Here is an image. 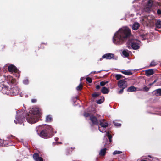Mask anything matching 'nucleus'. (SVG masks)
<instances>
[{
  "label": "nucleus",
  "instance_id": "nucleus-1",
  "mask_svg": "<svg viewBox=\"0 0 161 161\" xmlns=\"http://www.w3.org/2000/svg\"><path fill=\"white\" fill-rule=\"evenodd\" d=\"M131 31L128 27H123L115 33L113 37V42L115 44H120L124 40L129 37Z\"/></svg>",
  "mask_w": 161,
  "mask_h": 161
},
{
  "label": "nucleus",
  "instance_id": "nucleus-2",
  "mask_svg": "<svg viewBox=\"0 0 161 161\" xmlns=\"http://www.w3.org/2000/svg\"><path fill=\"white\" fill-rule=\"evenodd\" d=\"M40 114L38 108H33L30 111L29 114L27 118L28 122L30 124L36 122L38 120Z\"/></svg>",
  "mask_w": 161,
  "mask_h": 161
},
{
  "label": "nucleus",
  "instance_id": "nucleus-3",
  "mask_svg": "<svg viewBox=\"0 0 161 161\" xmlns=\"http://www.w3.org/2000/svg\"><path fill=\"white\" fill-rule=\"evenodd\" d=\"M4 77L7 83L11 87L10 89L11 92H12V95H18L19 92V89L16 86L12 87V86H14L16 84L15 79L10 75L4 76Z\"/></svg>",
  "mask_w": 161,
  "mask_h": 161
},
{
  "label": "nucleus",
  "instance_id": "nucleus-4",
  "mask_svg": "<svg viewBox=\"0 0 161 161\" xmlns=\"http://www.w3.org/2000/svg\"><path fill=\"white\" fill-rule=\"evenodd\" d=\"M140 42L137 40H129L127 42L128 44V48H130V45H131L132 48L134 50H136L139 48Z\"/></svg>",
  "mask_w": 161,
  "mask_h": 161
},
{
  "label": "nucleus",
  "instance_id": "nucleus-5",
  "mask_svg": "<svg viewBox=\"0 0 161 161\" xmlns=\"http://www.w3.org/2000/svg\"><path fill=\"white\" fill-rule=\"evenodd\" d=\"M8 70L10 72H14L15 73V75L18 78L20 76L19 71L14 65H11L9 66L8 67Z\"/></svg>",
  "mask_w": 161,
  "mask_h": 161
},
{
  "label": "nucleus",
  "instance_id": "nucleus-6",
  "mask_svg": "<svg viewBox=\"0 0 161 161\" xmlns=\"http://www.w3.org/2000/svg\"><path fill=\"white\" fill-rule=\"evenodd\" d=\"M0 91L3 94L7 95H12L10 90L8 89L6 86L3 84H1L0 85Z\"/></svg>",
  "mask_w": 161,
  "mask_h": 161
},
{
  "label": "nucleus",
  "instance_id": "nucleus-7",
  "mask_svg": "<svg viewBox=\"0 0 161 161\" xmlns=\"http://www.w3.org/2000/svg\"><path fill=\"white\" fill-rule=\"evenodd\" d=\"M118 85L119 88L125 89L127 86L126 81L124 80H121L118 81Z\"/></svg>",
  "mask_w": 161,
  "mask_h": 161
},
{
  "label": "nucleus",
  "instance_id": "nucleus-8",
  "mask_svg": "<svg viewBox=\"0 0 161 161\" xmlns=\"http://www.w3.org/2000/svg\"><path fill=\"white\" fill-rule=\"evenodd\" d=\"M24 119V118L21 116H20L18 114H17L16 117V120H14V121L16 124L18 123L21 124Z\"/></svg>",
  "mask_w": 161,
  "mask_h": 161
},
{
  "label": "nucleus",
  "instance_id": "nucleus-9",
  "mask_svg": "<svg viewBox=\"0 0 161 161\" xmlns=\"http://www.w3.org/2000/svg\"><path fill=\"white\" fill-rule=\"evenodd\" d=\"M114 57V54L112 53H107L103 56L102 58L100 59V60L101 61L103 58L110 59Z\"/></svg>",
  "mask_w": 161,
  "mask_h": 161
},
{
  "label": "nucleus",
  "instance_id": "nucleus-10",
  "mask_svg": "<svg viewBox=\"0 0 161 161\" xmlns=\"http://www.w3.org/2000/svg\"><path fill=\"white\" fill-rule=\"evenodd\" d=\"M90 120L93 125H97L98 124V120L94 116L92 115L90 116Z\"/></svg>",
  "mask_w": 161,
  "mask_h": 161
},
{
  "label": "nucleus",
  "instance_id": "nucleus-11",
  "mask_svg": "<svg viewBox=\"0 0 161 161\" xmlns=\"http://www.w3.org/2000/svg\"><path fill=\"white\" fill-rule=\"evenodd\" d=\"M155 70L153 69H151L145 71L146 75L147 76H149L154 73Z\"/></svg>",
  "mask_w": 161,
  "mask_h": 161
},
{
  "label": "nucleus",
  "instance_id": "nucleus-12",
  "mask_svg": "<svg viewBox=\"0 0 161 161\" xmlns=\"http://www.w3.org/2000/svg\"><path fill=\"white\" fill-rule=\"evenodd\" d=\"M100 125L102 127L106 128L108 125V123L104 120H101L100 121Z\"/></svg>",
  "mask_w": 161,
  "mask_h": 161
},
{
  "label": "nucleus",
  "instance_id": "nucleus-13",
  "mask_svg": "<svg viewBox=\"0 0 161 161\" xmlns=\"http://www.w3.org/2000/svg\"><path fill=\"white\" fill-rule=\"evenodd\" d=\"M107 136L108 137V138L109 139V142H111L112 141V136H111L109 132L108 131L106 132V134L104 136V138L103 139V142H105L106 141H107L108 142V141L107 140V138H105V136Z\"/></svg>",
  "mask_w": 161,
  "mask_h": 161
},
{
  "label": "nucleus",
  "instance_id": "nucleus-14",
  "mask_svg": "<svg viewBox=\"0 0 161 161\" xmlns=\"http://www.w3.org/2000/svg\"><path fill=\"white\" fill-rule=\"evenodd\" d=\"M33 158L35 161H43L42 158L39 157L38 154L37 153H35L33 154Z\"/></svg>",
  "mask_w": 161,
  "mask_h": 161
},
{
  "label": "nucleus",
  "instance_id": "nucleus-15",
  "mask_svg": "<svg viewBox=\"0 0 161 161\" xmlns=\"http://www.w3.org/2000/svg\"><path fill=\"white\" fill-rule=\"evenodd\" d=\"M147 6L146 7L145 10L148 11L150 10V8L152 5V1L151 0H149L147 3Z\"/></svg>",
  "mask_w": 161,
  "mask_h": 161
},
{
  "label": "nucleus",
  "instance_id": "nucleus-16",
  "mask_svg": "<svg viewBox=\"0 0 161 161\" xmlns=\"http://www.w3.org/2000/svg\"><path fill=\"white\" fill-rule=\"evenodd\" d=\"M153 93L157 96H161V89H158L154 91Z\"/></svg>",
  "mask_w": 161,
  "mask_h": 161
},
{
  "label": "nucleus",
  "instance_id": "nucleus-17",
  "mask_svg": "<svg viewBox=\"0 0 161 161\" xmlns=\"http://www.w3.org/2000/svg\"><path fill=\"white\" fill-rule=\"evenodd\" d=\"M109 90L108 88H106L105 87H102L101 90V92L104 94H107L108 93Z\"/></svg>",
  "mask_w": 161,
  "mask_h": 161
},
{
  "label": "nucleus",
  "instance_id": "nucleus-18",
  "mask_svg": "<svg viewBox=\"0 0 161 161\" xmlns=\"http://www.w3.org/2000/svg\"><path fill=\"white\" fill-rule=\"evenodd\" d=\"M40 137L45 138L48 137V136L47 133L45 130H42L40 133Z\"/></svg>",
  "mask_w": 161,
  "mask_h": 161
},
{
  "label": "nucleus",
  "instance_id": "nucleus-19",
  "mask_svg": "<svg viewBox=\"0 0 161 161\" xmlns=\"http://www.w3.org/2000/svg\"><path fill=\"white\" fill-rule=\"evenodd\" d=\"M139 24L138 22H135L133 25L132 28L134 30H137L139 28Z\"/></svg>",
  "mask_w": 161,
  "mask_h": 161
},
{
  "label": "nucleus",
  "instance_id": "nucleus-20",
  "mask_svg": "<svg viewBox=\"0 0 161 161\" xmlns=\"http://www.w3.org/2000/svg\"><path fill=\"white\" fill-rule=\"evenodd\" d=\"M121 72L123 74L126 75H130L132 74V72L129 70H122Z\"/></svg>",
  "mask_w": 161,
  "mask_h": 161
},
{
  "label": "nucleus",
  "instance_id": "nucleus-21",
  "mask_svg": "<svg viewBox=\"0 0 161 161\" xmlns=\"http://www.w3.org/2000/svg\"><path fill=\"white\" fill-rule=\"evenodd\" d=\"M136 90V88L134 86H131L128 88L127 89V91L128 92H131L135 91Z\"/></svg>",
  "mask_w": 161,
  "mask_h": 161
},
{
  "label": "nucleus",
  "instance_id": "nucleus-22",
  "mask_svg": "<svg viewBox=\"0 0 161 161\" xmlns=\"http://www.w3.org/2000/svg\"><path fill=\"white\" fill-rule=\"evenodd\" d=\"M106 151V149L104 148L101 149L99 153V155L101 156H104L105 155Z\"/></svg>",
  "mask_w": 161,
  "mask_h": 161
},
{
  "label": "nucleus",
  "instance_id": "nucleus-23",
  "mask_svg": "<svg viewBox=\"0 0 161 161\" xmlns=\"http://www.w3.org/2000/svg\"><path fill=\"white\" fill-rule=\"evenodd\" d=\"M156 27L158 28H161V21L159 20H158L156 23Z\"/></svg>",
  "mask_w": 161,
  "mask_h": 161
},
{
  "label": "nucleus",
  "instance_id": "nucleus-24",
  "mask_svg": "<svg viewBox=\"0 0 161 161\" xmlns=\"http://www.w3.org/2000/svg\"><path fill=\"white\" fill-rule=\"evenodd\" d=\"M46 128L47 130H49L48 131V133L53 132V130L52 128L49 125H46Z\"/></svg>",
  "mask_w": 161,
  "mask_h": 161
},
{
  "label": "nucleus",
  "instance_id": "nucleus-25",
  "mask_svg": "<svg viewBox=\"0 0 161 161\" xmlns=\"http://www.w3.org/2000/svg\"><path fill=\"white\" fill-rule=\"evenodd\" d=\"M122 53L123 55L125 57H128L129 55L127 50H124L122 52Z\"/></svg>",
  "mask_w": 161,
  "mask_h": 161
},
{
  "label": "nucleus",
  "instance_id": "nucleus-26",
  "mask_svg": "<svg viewBox=\"0 0 161 161\" xmlns=\"http://www.w3.org/2000/svg\"><path fill=\"white\" fill-rule=\"evenodd\" d=\"M104 98L103 97H101V99L98 100L97 103L98 104H101L104 101Z\"/></svg>",
  "mask_w": 161,
  "mask_h": 161
},
{
  "label": "nucleus",
  "instance_id": "nucleus-27",
  "mask_svg": "<svg viewBox=\"0 0 161 161\" xmlns=\"http://www.w3.org/2000/svg\"><path fill=\"white\" fill-rule=\"evenodd\" d=\"M52 119V118L51 116L48 115L47 116L46 118V121L47 122H50Z\"/></svg>",
  "mask_w": 161,
  "mask_h": 161
},
{
  "label": "nucleus",
  "instance_id": "nucleus-28",
  "mask_svg": "<svg viewBox=\"0 0 161 161\" xmlns=\"http://www.w3.org/2000/svg\"><path fill=\"white\" fill-rule=\"evenodd\" d=\"M108 83V81H103L100 82V85L102 86H104L106 84Z\"/></svg>",
  "mask_w": 161,
  "mask_h": 161
},
{
  "label": "nucleus",
  "instance_id": "nucleus-29",
  "mask_svg": "<svg viewBox=\"0 0 161 161\" xmlns=\"http://www.w3.org/2000/svg\"><path fill=\"white\" fill-rule=\"evenodd\" d=\"M82 87V85L81 83H80L79 85L76 88V89L77 91L80 90Z\"/></svg>",
  "mask_w": 161,
  "mask_h": 161
},
{
  "label": "nucleus",
  "instance_id": "nucleus-30",
  "mask_svg": "<svg viewBox=\"0 0 161 161\" xmlns=\"http://www.w3.org/2000/svg\"><path fill=\"white\" fill-rule=\"evenodd\" d=\"M122 76L121 75L117 74L115 75V77L117 80H119L122 77Z\"/></svg>",
  "mask_w": 161,
  "mask_h": 161
},
{
  "label": "nucleus",
  "instance_id": "nucleus-31",
  "mask_svg": "<svg viewBox=\"0 0 161 161\" xmlns=\"http://www.w3.org/2000/svg\"><path fill=\"white\" fill-rule=\"evenodd\" d=\"M122 152L120 151H115L113 153L114 155H115L117 154H119L121 153Z\"/></svg>",
  "mask_w": 161,
  "mask_h": 161
},
{
  "label": "nucleus",
  "instance_id": "nucleus-32",
  "mask_svg": "<svg viewBox=\"0 0 161 161\" xmlns=\"http://www.w3.org/2000/svg\"><path fill=\"white\" fill-rule=\"evenodd\" d=\"M113 123L114 125L116 126H120L121 125V124H120L118 123L116 121H113Z\"/></svg>",
  "mask_w": 161,
  "mask_h": 161
},
{
  "label": "nucleus",
  "instance_id": "nucleus-33",
  "mask_svg": "<svg viewBox=\"0 0 161 161\" xmlns=\"http://www.w3.org/2000/svg\"><path fill=\"white\" fill-rule=\"evenodd\" d=\"M100 95V93H94L92 94V96L93 97H97L99 96Z\"/></svg>",
  "mask_w": 161,
  "mask_h": 161
},
{
  "label": "nucleus",
  "instance_id": "nucleus-34",
  "mask_svg": "<svg viewBox=\"0 0 161 161\" xmlns=\"http://www.w3.org/2000/svg\"><path fill=\"white\" fill-rule=\"evenodd\" d=\"M156 64L157 63L153 61L151 63L150 66H155L156 65Z\"/></svg>",
  "mask_w": 161,
  "mask_h": 161
},
{
  "label": "nucleus",
  "instance_id": "nucleus-35",
  "mask_svg": "<svg viewBox=\"0 0 161 161\" xmlns=\"http://www.w3.org/2000/svg\"><path fill=\"white\" fill-rule=\"evenodd\" d=\"M86 81L89 83H91L92 81V80L90 78L87 77L86 78Z\"/></svg>",
  "mask_w": 161,
  "mask_h": 161
},
{
  "label": "nucleus",
  "instance_id": "nucleus-36",
  "mask_svg": "<svg viewBox=\"0 0 161 161\" xmlns=\"http://www.w3.org/2000/svg\"><path fill=\"white\" fill-rule=\"evenodd\" d=\"M149 88H148L147 86H145L143 88V90L147 92L149 90Z\"/></svg>",
  "mask_w": 161,
  "mask_h": 161
},
{
  "label": "nucleus",
  "instance_id": "nucleus-37",
  "mask_svg": "<svg viewBox=\"0 0 161 161\" xmlns=\"http://www.w3.org/2000/svg\"><path fill=\"white\" fill-rule=\"evenodd\" d=\"M23 82L24 84H27L28 83V80L27 79H25L23 80Z\"/></svg>",
  "mask_w": 161,
  "mask_h": 161
},
{
  "label": "nucleus",
  "instance_id": "nucleus-38",
  "mask_svg": "<svg viewBox=\"0 0 161 161\" xmlns=\"http://www.w3.org/2000/svg\"><path fill=\"white\" fill-rule=\"evenodd\" d=\"M98 129H99V130L100 131V132H102V133H103V132H106V131H103V130H102L101 128L99 126L98 127Z\"/></svg>",
  "mask_w": 161,
  "mask_h": 161
},
{
  "label": "nucleus",
  "instance_id": "nucleus-39",
  "mask_svg": "<svg viewBox=\"0 0 161 161\" xmlns=\"http://www.w3.org/2000/svg\"><path fill=\"white\" fill-rule=\"evenodd\" d=\"M122 88V89L118 92V93L119 94L122 93L123 92V90L124 89H123V88Z\"/></svg>",
  "mask_w": 161,
  "mask_h": 161
},
{
  "label": "nucleus",
  "instance_id": "nucleus-40",
  "mask_svg": "<svg viewBox=\"0 0 161 161\" xmlns=\"http://www.w3.org/2000/svg\"><path fill=\"white\" fill-rule=\"evenodd\" d=\"M89 114L88 113H85L84 114V115L85 117H87L89 116Z\"/></svg>",
  "mask_w": 161,
  "mask_h": 161
},
{
  "label": "nucleus",
  "instance_id": "nucleus-41",
  "mask_svg": "<svg viewBox=\"0 0 161 161\" xmlns=\"http://www.w3.org/2000/svg\"><path fill=\"white\" fill-rule=\"evenodd\" d=\"M157 12L158 15H160L161 14V10L160 9H158L157 11Z\"/></svg>",
  "mask_w": 161,
  "mask_h": 161
},
{
  "label": "nucleus",
  "instance_id": "nucleus-42",
  "mask_svg": "<svg viewBox=\"0 0 161 161\" xmlns=\"http://www.w3.org/2000/svg\"><path fill=\"white\" fill-rule=\"evenodd\" d=\"M61 142H53V144L54 145H55L56 144H61Z\"/></svg>",
  "mask_w": 161,
  "mask_h": 161
},
{
  "label": "nucleus",
  "instance_id": "nucleus-43",
  "mask_svg": "<svg viewBox=\"0 0 161 161\" xmlns=\"http://www.w3.org/2000/svg\"><path fill=\"white\" fill-rule=\"evenodd\" d=\"M100 86L99 85H97L96 86V88L97 89H99L100 88Z\"/></svg>",
  "mask_w": 161,
  "mask_h": 161
},
{
  "label": "nucleus",
  "instance_id": "nucleus-44",
  "mask_svg": "<svg viewBox=\"0 0 161 161\" xmlns=\"http://www.w3.org/2000/svg\"><path fill=\"white\" fill-rule=\"evenodd\" d=\"M31 102L33 103H35L36 102V100L35 99H32L31 100Z\"/></svg>",
  "mask_w": 161,
  "mask_h": 161
},
{
  "label": "nucleus",
  "instance_id": "nucleus-45",
  "mask_svg": "<svg viewBox=\"0 0 161 161\" xmlns=\"http://www.w3.org/2000/svg\"><path fill=\"white\" fill-rule=\"evenodd\" d=\"M99 72V71L97 72L95 71L92 72V73H93L94 74H95V73H98Z\"/></svg>",
  "mask_w": 161,
  "mask_h": 161
},
{
  "label": "nucleus",
  "instance_id": "nucleus-46",
  "mask_svg": "<svg viewBox=\"0 0 161 161\" xmlns=\"http://www.w3.org/2000/svg\"><path fill=\"white\" fill-rule=\"evenodd\" d=\"M153 83H150L149 84V85L151 86H152V85H153Z\"/></svg>",
  "mask_w": 161,
  "mask_h": 161
},
{
  "label": "nucleus",
  "instance_id": "nucleus-47",
  "mask_svg": "<svg viewBox=\"0 0 161 161\" xmlns=\"http://www.w3.org/2000/svg\"><path fill=\"white\" fill-rule=\"evenodd\" d=\"M83 79V77H81L80 78V81H82Z\"/></svg>",
  "mask_w": 161,
  "mask_h": 161
},
{
  "label": "nucleus",
  "instance_id": "nucleus-48",
  "mask_svg": "<svg viewBox=\"0 0 161 161\" xmlns=\"http://www.w3.org/2000/svg\"><path fill=\"white\" fill-rule=\"evenodd\" d=\"M55 140L56 141H57V140H58V138H55Z\"/></svg>",
  "mask_w": 161,
  "mask_h": 161
},
{
  "label": "nucleus",
  "instance_id": "nucleus-49",
  "mask_svg": "<svg viewBox=\"0 0 161 161\" xmlns=\"http://www.w3.org/2000/svg\"><path fill=\"white\" fill-rule=\"evenodd\" d=\"M156 80H155L153 82V84L156 82Z\"/></svg>",
  "mask_w": 161,
  "mask_h": 161
},
{
  "label": "nucleus",
  "instance_id": "nucleus-50",
  "mask_svg": "<svg viewBox=\"0 0 161 161\" xmlns=\"http://www.w3.org/2000/svg\"><path fill=\"white\" fill-rule=\"evenodd\" d=\"M141 161H147L145 160H142Z\"/></svg>",
  "mask_w": 161,
  "mask_h": 161
},
{
  "label": "nucleus",
  "instance_id": "nucleus-51",
  "mask_svg": "<svg viewBox=\"0 0 161 161\" xmlns=\"http://www.w3.org/2000/svg\"><path fill=\"white\" fill-rule=\"evenodd\" d=\"M149 157H150V158H151V156H148Z\"/></svg>",
  "mask_w": 161,
  "mask_h": 161
},
{
  "label": "nucleus",
  "instance_id": "nucleus-52",
  "mask_svg": "<svg viewBox=\"0 0 161 161\" xmlns=\"http://www.w3.org/2000/svg\"><path fill=\"white\" fill-rule=\"evenodd\" d=\"M136 1H134L133 2V3H135V2H136Z\"/></svg>",
  "mask_w": 161,
  "mask_h": 161
},
{
  "label": "nucleus",
  "instance_id": "nucleus-53",
  "mask_svg": "<svg viewBox=\"0 0 161 161\" xmlns=\"http://www.w3.org/2000/svg\"><path fill=\"white\" fill-rule=\"evenodd\" d=\"M20 96L21 97L22 96V95H21V94H20Z\"/></svg>",
  "mask_w": 161,
  "mask_h": 161
}]
</instances>
